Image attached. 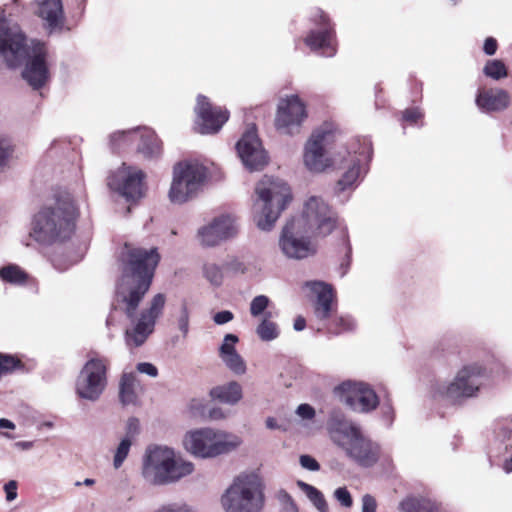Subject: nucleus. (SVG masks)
<instances>
[{"instance_id":"nucleus-24","label":"nucleus","mask_w":512,"mask_h":512,"mask_svg":"<svg viewBox=\"0 0 512 512\" xmlns=\"http://www.w3.org/2000/svg\"><path fill=\"white\" fill-rule=\"evenodd\" d=\"M306 286L317 296L315 315L320 320L328 319L335 308V294L331 285L320 281L307 282Z\"/></svg>"},{"instance_id":"nucleus-36","label":"nucleus","mask_w":512,"mask_h":512,"mask_svg":"<svg viewBox=\"0 0 512 512\" xmlns=\"http://www.w3.org/2000/svg\"><path fill=\"white\" fill-rule=\"evenodd\" d=\"M132 445V439L130 436H125L119 443L115 455L113 465L116 469L120 468L124 460L128 456L129 450Z\"/></svg>"},{"instance_id":"nucleus-29","label":"nucleus","mask_w":512,"mask_h":512,"mask_svg":"<svg viewBox=\"0 0 512 512\" xmlns=\"http://www.w3.org/2000/svg\"><path fill=\"white\" fill-rule=\"evenodd\" d=\"M400 512H440V506L424 497H407L399 504Z\"/></svg>"},{"instance_id":"nucleus-43","label":"nucleus","mask_w":512,"mask_h":512,"mask_svg":"<svg viewBox=\"0 0 512 512\" xmlns=\"http://www.w3.org/2000/svg\"><path fill=\"white\" fill-rule=\"evenodd\" d=\"M155 512H195L194 508L189 504L178 501L169 502L160 505Z\"/></svg>"},{"instance_id":"nucleus-59","label":"nucleus","mask_w":512,"mask_h":512,"mask_svg":"<svg viewBox=\"0 0 512 512\" xmlns=\"http://www.w3.org/2000/svg\"><path fill=\"white\" fill-rule=\"evenodd\" d=\"M208 417L211 420H221L226 417L221 408H212L208 411Z\"/></svg>"},{"instance_id":"nucleus-35","label":"nucleus","mask_w":512,"mask_h":512,"mask_svg":"<svg viewBox=\"0 0 512 512\" xmlns=\"http://www.w3.org/2000/svg\"><path fill=\"white\" fill-rule=\"evenodd\" d=\"M275 497L280 506L281 512H298L297 504L286 490H278Z\"/></svg>"},{"instance_id":"nucleus-48","label":"nucleus","mask_w":512,"mask_h":512,"mask_svg":"<svg viewBox=\"0 0 512 512\" xmlns=\"http://www.w3.org/2000/svg\"><path fill=\"white\" fill-rule=\"evenodd\" d=\"M78 261H79V258H74V259L69 260L67 263H64L62 261L61 257L58 255L53 256L51 259L53 267L61 272L67 270L70 266L77 263Z\"/></svg>"},{"instance_id":"nucleus-23","label":"nucleus","mask_w":512,"mask_h":512,"mask_svg":"<svg viewBox=\"0 0 512 512\" xmlns=\"http://www.w3.org/2000/svg\"><path fill=\"white\" fill-rule=\"evenodd\" d=\"M313 21L319 26L313 29L305 38V43L311 50H321L322 55L331 57L336 53L334 43V32L329 23V19L320 9H316L313 15Z\"/></svg>"},{"instance_id":"nucleus-1","label":"nucleus","mask_w":512,"mask_h":512,"mask_svg":"<svg viewBox=\"0 0 512 512\" xmlns=\"http://www.w3.org/2000/svg\"><path fill=\"white\" fill-rule=\"evenodd\" d=\"M159 259L156 248L146 250L125 244L121 253L122 276L116 287L114 308L122 311L131 321V327L125 332L129 347H139L145 343L163 312L166 297L158 293L148 307L137 314L138 306L150 288Z\"/></svg>"},{"instance_id":"nucleus-12","label":"nucleus","mask_w":512,"mask_h":512,"mask_svg":"<svg viewBox=\"0 0 512 512\" xmlns=\"http://www.w3.org/2000/svg\"><path fill=\"white\" fill-rule=\"evenodd\" d=\"M486 376L487 369L482 363H468L457 372L453 381L438 384L435 392L450 401L461 402L477 396Z\"/></svg>"},{"instance_id":"nucleus-40","label":"nucleus","mask_w":512,"mask_h":512,"mask_svg":"<svg viewBox=\"0 0 512 512\" xmlns=\"http://www.w3.org/2000/svg\"><path fill=\"white\" fill-rule=\"evenodd\" d=\"M239 341L238 337L234 334H226L224 336L223 342L219 349V355L221 359L225 357L237 353L235 349V344Z\"/></svg>"},{"instance_id":"nucleus-17","label":"nucleus","mask_w":512,"mask_h":512,"mask_svg":"<svg viewBox=\"0 0 512 512\" xmlns=\"http://www.w3.org/2000/svg\"><path fill=\"white\" fill-rule=\"evenodd\" d=\"M135 140L140 141L137 150L145 158H155L160 155L161 143L154 131L147 127L114 132L110 135V146L113 150H121L129 147Z\"/></svg>"},{"instance_id":"nucleus-26","label":"nucleus","mask_w":512,"mask_h":512,"mask_svg":"<svg viewBox=\"0 0 512 512\" xmlns=\"http://www.w3.org/2000/svg\"><path fill=\"white\" fill-rule=\"evenodd\" d=\"M38 14L50 28L58 27L63 21V7L61 0H37Z\"/></svg>"},{"instance_id":"nucleus-34","label":"nucleus","mask_w":512,"mask_h":512,"mask_svg":"<svg viewBox=\"0 0 512 512\" xmlns=\"http://www.w3.org/2000/svg\"><path fill=\"white\" fill-rule=\"evenodd\" d=\"M484 74L494 80H499L507 76V69L501 60H490L486 63Z\"/></svg>"},{"instance_id":"nucleus-53","label":"nucleus","mask_w":512,"mask_h":512,"mask_svg":"<svg viewBox=\"0 0 512 512\" xmlns=\"http://www.w3.org/2000/svg\"><path fill=\"white\" fill-rule=\"evenodd\" d=\"M136 368L138 372L147 374L150 377H156L158 375L156 366L148 362L138 363Z\"/></svg>"},{"instance_id":"nucleus-57","label":"nucleus","mask_w":512,"mask_h":512,"mask_svg":"<svg viewBox=\"0 0 512 512\" xmlns=\"http://www.w3.org/2000/svg\"><path fill=\"white\" fill-rule=\"evenodd\" d=\"M139 421L136 418H130L127 422V434L126 436H130L133 439L134 435L138 432Z\"/></svg>"},{"instance_id":"nucleus-58","label":"nucleus","mask_w":512,"mask_h":512,"mask_svg":"<svg viewBox=\"0 0 512 512\" xmlns=\"http://www.w3.org/2000/svg\"><path fill=\"white\" fill-rule=\"evenodd\" d=\"M227 268L234 273H243L245 270L243 263H241L240 261H238L236 259L228 262Z\"/></svg>"},{"instance_id":"nucleus-14","label":"nucleus","mask_w":512,"mask_h":512,"mask_svg":"<svg viewBox=\"0 0 512 512\" xmlns=\"http://www.w3.org/2000/svg\"><path fill=\"white\" fill-rule=\"evenodd\" d=\"M312 236L291 220L282 229L279 248L288 259L303 260L312 257L317 253V245L312 241Z\"/></svg>"},{"instance_id":"nucleus-55","label":"nucleus","mask_w":512,"mask_h":512,"mask_svg":"<svg viewBox=\"0 0 512 512\" xmlns=\"http://www.w3.org/2000/svg\"><path fill=\"white\" fill-rule=\"evenodd\" d=\"M421 117L422 113L418 108L406 109L403 112V120L410 123H416Z\"/></svg>"},{"instance_id":"nucleus-37","label":"nucleus","mask_w":512,"mask_h":512,"mask_svg":"<svg viewBox=\"0 0 512 512\" xmlns=\"http://www.w3.org/2000/svg\"><path fill=\"white\" fill-rule=\"evenodd\" d=\"M13 153L12 141L9 137L0 135V173L4 171Z\"/></svg>"},{"instance_id":"nucleus-44","label":"nucleus","mask_w":512,"mask_h":512,"mask_svg":"<svg viewBox=\"0 0 512 512\" xmlns=\"http://www.w3.org/2000/svg\"><path fill=\"white\" fill-rule=\"evenodd\" d=\"M20 360L11 356L0 353V377L8 372L13 371L20 366Z\"/></svg>"},{"instance_id":"nucleus-4","label":"nucleus","mask_w":512,"mask_h":512,"mask_svg":"<svg viewBox=\"0 0 512 512\" xmlns=\"http://www.w3.org/2000/svg\"><path fill=\"white\" fill-rule=\"evenodd\" d=\"M326 427L331 441L356 465L371 468L381 459L380 444L370 438L359 424L347 419L343 413L332 412Z\"/></svg>"},{"instance_id":"nucleus-62","label":"nucleus","mask_w":512,"mask_h":512,"mask_svg":"<svg viewBox=\"0 0 512 512\" xmlns=\"http://www.w3.org/2000/svg\"><path fill=\"white\" fill-rule=\"evenodd\" d=\"M511 434V431L508 429V428H505V427H501L500 430L497 432V439H500L501 438V442L506 439V438H509Z\"/></svg>"},{"instance_id":"nucleus-28","label":"nucleus","mask_w":512,"mask_h":512,"mask_svg":"<svg viewBox=\"0 0 512 512\" xmlns=\"http://www.w3.org/2000/svg\"><path fill=\"white\" fill-rule=\"evenodd\" d=\"M137 386L138 382L134 373H123L119 384V397L123 405L128 406L137 404Z\"/></svg>"},{"instance_id":"nucleus-33","label":"nucleus","mask_w":512,"mask_h":512,"mask_svg":"<svg viewBox=\"0 0 512 512\" xmlns=\"http://www.w3.org/2000/svg\"><path fill=\"white\" fill-rule=\"evenodd\" d=\"M203 275L213 286H220L223 283L224 274L222 267L215 263H206L203 266Z\"/></svg>"},{"instance_id":"nucleus-45","label":"nucleus","mask_w":512,"mask_h":512,"mask_svg":"<svg viewBox=\"0 0 512 512\" xmlns=\"http://www.w3.org/2000/svg\"><path fill=\"white\" fill-rule=\"evenodd\" d=\"M334 497L345 508H350L353 505L352 496L346 487L337 488L334 491Z\"/></svg>"},{"instance_id":"nucleus-22","label":"nucleus","mask_w":512,"mask_h":512,"mask_svg":"<svg viewBox=\"0 0 512 512\" xmlns=\"http://www.w3.org/2000/svg\"><path fill=\"white\" fill-rule=\"evenodd\" d=\"M196 126L201 134L217 133L229 118V112L221 107H214L209 100L199 95L195 106Z\"/></svg>"},{"instance_id":"nucleus-21","label":"nucleus","mask_w":512,"mask_h":512,"mask_svg":"<svg viewBox=\"0 0 512 512\" xmlns=\"http://www.w3.org/2000/svg\"><path fill=\"white\" fill-rule=\"evenodd\" d=\"M237 231L236 219L231 215L223 214L201 226L197 230L196 238L202 247L211 248L233 238Z\"/></svg>"},{"instance_id":"nucleus-9","label":"nucleus","mask_w":512,"mask_h":512,"mask_svg":"<svg viewBox=\"0 0 512 512\" xmlns=\"http://www.w3.org/2000/svg\"><path fill=\"white\" fill-rule=\"evenodd\" d=\"M208 177L205 166L194 161L177 163L173 168V178L169 189V200L174 204H183L201 191Z\"/></svg>"},{"instance_id":"nucleus-32","label":"nucleus","mask_w":512,"mask_h":512,"mask_svg":"<svg viewBox=\"0 0 512 512\" xmlns=\"http://www.w3.org/2000/svg\"><path fill=\"white\" fill-rule=\"evenodd\" d=\"M297 485L319 512H329L327 501L320 490L303 481H298Z\"/></svg>"},{"instance_id":"nucleus-54","label":"nucleus","mask_w":512,"mask_h":512,"mask_svg":"<svg viewBox=\"0 0 512 512\" xmlns=\"http://www.w3.org/2000/svg\"><path fill=\"white\" fill-rule=\"evenodd\" d=\"M233 318H234L233 313L228 310H223V311L217 312L213 316V320L217 325L226 324V323L230 322L231 320H233Z\"/></svg>"},{"instance_id":"nucleus-20","label":"nucleus","mask_w":512,"mask_h":512,"mask_svg":"<svg viewBox=\"0 0 512 512\" xmlns=\"http://www.w3.org/2000/svg\"><path fill=\"white\" fill-rule=\"evenodd\" d=\"M341 400L355 412L368 413L379 405V398L370 385L346 381L338 386Z\"/></svg>"},{"instance_id":"nucleus-61","label":"nucleus","mask_w":512,"mask_h":512,"mask_svg":"<svg viewBox=\"0 0 512 512\" xmlns=\"http://www.w3.org/2000/svg\"><path fill=\"white\" fill-rule=\"evenodd\" d=\"M34 446L33 441H18L15 443V447L21 450H30Z\"/></svg>"},{"instance_id":"nucleus-50","label":"nucleus","mask_w":512,"mask_h":512,"mask_svg":"<svg viewBox=\"0 0 512 512\" xmlns=\"http://www.w3.org/2000/svg\"><path fill=\"white\" fill-rule=\"evenodd\" d=\"M189 408L193 416H204L206 413L204 401L200 399H193Z\"/></svg>"},{"instance_id":"nucleus-41","label":"nucleus","mask_w":512,"mask_h":512,"mask_svg":"<svg viewBox=\"0 0 512 512\" xmlns=\"http://www.w3.org/2000/svg\"><path fill=\"white\" fill-rule=\"evenodd\" d=\"M269 303L270 299L265 295H258L254 297L250 303V314L253 317H259L265 313Z\"/></svg>"},{"instance_id":"nucleus-56","label":"nucleus","mask_w":512,"mask_h":512,"mask_svg":"<svg viewBox=\"0 0 512 512\" xmlns=\"http://www.w3.org/2000/svg\"><path fill=\"white\" fill-rule=\"evenodd\" d=\"M483 50L487 55H494L497 50V41L492 37H488L484 42Z\"/></svg>"},{"instance_id":"nucleus-39","label":"nucleus","mask_w":512,"mask_h":512,"mask_svg":"<svg viewBox=\"0 0 512 512\" xmlns=\"http://www.w3.org/2000/svg\"><path fill=\"white\" fill-rule=\"evenodd\" d=\"M355 327L356 322L351 316L341 315L334 320L332 330L335 334H340L344 332L353 331Z\"/></svg>"},{"instance_id":"nucleus-49","label":"nucleus","mask_w":512,"mask_h":512,"mask_svg":"<svg viewBox=\"0 0 512 512\" xmlns=\"http://www.w3.org/2000/svg\"><path fill=\"white\" fill-rule=\"evenodd\" d=\"M377 502L370 494H365L362 497V509L361 512H376Z\"/></svg>"},{"instance_id":"nucleus-27","label":"nucleus","mask_w":512,"mask_h":512,"mask_svg":"<svg viewBox=\"0 0 512 512\" xmlns=\"http://www.w3.org/2000/svg\"><path fill=\"white\" fill-rule=\"evenodd\" d=\"M210 395L222 403L235 405L243 396L242 386L236 381H230L211 389Z\"/></svg>"},{"instance_id":"nucleus-64","label":"nucleus","mask_w":512,"mask_h":512,"mask_svg":"<svg viewBox=\"0 0 512 512\" xmlns=\"http://www.w3.org/2000/svg\"><path fill=\"white\" fill-rule=\"evenodd\" d=\"M503 469L506 473L512 472V455L509 458H505Z\"/></svg>"},{"instance_id":"nucleus-60","label":"nucleus","mask_w":512,"mask_h":512,"mask_svg":"<svg viewBox=\"0 0 512 512\" xmlns=\"http://www.w3.org/2000/svg\"><path fill=\"white\" fill-rule=\"evenodd\" d=\"M306 327V320L302 316H298L294 321V329L302 331Z\"/></svg>"},{"instance_id":"nucleus-3","label":"nucleus","mask_w":512,"mask_h":512,"mask_svg":"<svg viewBox=\"0 0 512 512\" xmlns=\"http://www.w3.org/2000/svg\"><path fill=\"white\" fill-rule=\"evenodd\" d=\"M78 208L73 196L59 194L54 202L44 205L34 214L29 237L41 247H50L68 241L75 232Z\"/></svg>"},{"instance_id":"nucleus-6","label":"nucleus","mask_w":512,"mask_h":512,"mask_svg":"<svg viewBox=\"0 0 512 512\" xmlns=\"http://www.w3.org/2000/svg\"><path fill=\"white\" fill-rule=\"evenodd\" d=\"M253 220L262 231H270L291 201L289 186L281 179L263 177L256 185Z\"/></svg>"},{"instance_id":"nucleus-13","label":"nucleus","mask_w":512,"mask_h":512,"mask_svg":"<svg viewBox=\"0 0 512 512\" xmlns=\"http://www.w3.org/2000/svg\"><path fill=\"white\" fill-rule=\"evenodd\" d=\"M334 142V133L326 126L313 130L303 147V164L311 173H322L333 165L329 149Z\"/></svg>"},{"instance_id":"nucleus-25","label":"nucleus","mask_w":512,"mask_h":512,"mask_svg":"<svg viewBox=\"0 0 512 512\" xmlns=\"http://www.w3.org/2000/svg\"><path fill=\"white\" fill-rule=\"evenodd\" d=\"M475 103L482 112H499L510 105V95L500 88L481 90L476 96Z\"/></svg>"},{"instance_id":"nucleus-10","label":"nucleus","mask_w":512,"mask_h":512,"mask_svg":"<svg viewBox=\"0 0 512 512\" xmlns=\"http://www.w3.org/2000/svg\"><path fill=\"white\" fill-rule=\"evenodd\" d=\"M110 366V360L97 352H91L88 360L80 370L76 382V395L84 400L96 402L104 393L108 377L107 372Z\"/></svg>"},{"instance_id":"nucleus-51","label":"nucleus","mask_w":512,"mask_h":512,"mask_svg":"<svg viewBox=\"0 0 512 512\" xmlns=\"http://www.w3.org/2000/svg\"><path fill=\"white\" fill-rule=\"evenodd\" d=\"M18 484L15 480H10L4 485V491L6 494V500L11 502L17 498Z\"/></svg>"},{"instance_id":"nucleus-42","label":"nucleus","mask_w":512,"mask_h":512,"mask_svg":"<svg viewBox=\"0 0 512 512\" xmlns=\"http://www.w3.org/2000/svg\"><path fill=\"white\" fill-rule=\"evenodd\" d=\"M178 329L182 332L183 336L186 337L189 332V310L186 301H182L177 316Z\"/></svg>"},{"instance_id":"nucleus-18","label":"nucleus","mask_w":512,"mask_h":512,"mask_svg":"<svg viewBox=\"0 0 512 512\" xmlns=\"http://www.w3.org/2000/svg\"><path fill=\"white\" fill-rule=\"evenodd\" d=\"M144 177L143 171L123 163L116 170L110 172L107 185L127 200H134L143 194Z\"/></svg>"},{"instance_id":"nucleus-30","label":"nucleus","mask_w":512,"mask_h":512,"mask_svg":"<svg viewBox=\"0 0 512 512\" xmlns=\"http://www.w3.org/2000/svg\"><path fill=\"white\" fill-rule=\"evenodd\" d=\"M29 278V274L17 264H7L0 267V279L4 283L13 286H25Z\"/></svg>"},{"instance_id":"nucleus-15","label":"nucleus","mask_w":512,"mask_h":512,"mask_svg":"<svg viewBox=\"0 0 512 512\" xmlns=\"http://www.w3.org/2000/svg\"><path fill=\"white\" fill-rule=\"evenodd\" d=\"M307 117L306 104L297 95L286 96L278 102L274 120L275 128L283 135H298Z\"/></svg>"},{"instance_id":"nucleus-38","label":"nucleus","mask_w":512,"mask_h":512,"mask_svg":"<svg viewBox=\"0 0 512 512\" xmlns=\"http://www.w3.org/2000/svg\"><path fill=\"white\" fill-rule=\"evenodd\" d=\"M224 364L236 375H243L246 372V363L240 354L235 353L222 359Z\"/></svg>"},{"instance_id":"nucleus-63","label":"nucleus","mask_w":512,"mask_h":512,"mask_svg":"<svg viewBox=\"0 0 512 512\" xmlns=\"http://www.w3.org/2000/svg\"><path fill=\"white\" fill-rule=\"evenodd\" d=\"M0 428L13 430V429H15V424L8 419L1 418L0 419Z\"/></svg>"},{"instance_id":"nucleus-47","label":"nucleus","mask_w":512,"mask_h":512,"mask_svg":"<svg viewBox=\"0 0 512 512\" xmlns=\"http://www.w3.org/2000/svg\"><path fill=\"white\" fill-rule=\"evenodd\" d=\"M296 414L304 420H310L314 418L315 410L311 405L304 403L297 407Z\"/></svg>"},{"instance_id":"nucleus-2","label":"nucleus","mask_w":512,"mask_h":512,"mask_svg":"<svg viewBox=\"0 0 512 512\" xmlns=\"http://www.w3.org/2000/svg\"><path fill=\"white\" fill-rule=\"evenodd\" d=\"M44 43L32 40L30 44L16 22L7 19L0 8V58L10 68L21 66L23 79L33 88L43 87L50 78Z\"/></svg>"},{"instance_id":"nucleus-11","label":"nucleus","mask_w":512,"mask_h":512,"mask_svg":"<svg viewBox=\"0 0 512 512\" xmlns=\"http://www.w3.org/2000/svg\"><path fill=\"white\" fill-rule=\"evenodd\" d=\"M314 237H326L336 228L338 215L321 196H310L303 204L301 214L292 219Z\"/></svg>"},{"instance_id":"nucleus-19","label":"nucleus","mask_w":512,"mask_h":512,"mask_svg":"<svg viewBox=\"0 0 512 512\" xmlns=\"http://www.w3.org/2000/svg\"><path fill=\"white\" fill-rule=\"evenodd\" d=\"M244 167L249 171L262 170L268 164V154L259 139L255 125L249 126L236 144Z\"/></svg>"},{"instance_id":"nucleus-5","label":"nucleus","mask_w":512,"mask_h":512,"mask_svg":"<svg viewBox=\"0 0 512 512\" xmlns=\"http://www.w3.org/2000/svg\"><path fill=\"white\" fill-rule=\"evenodd\" d=\"M194 471L192 462L178 456L167 446H150L146 449L141 475L146 483L165 486L178 482Z\"/></svg>"},{"instance_id":"nucleus-16","label":"nucleus","mask_w":512,"mask_h":512,"mask_svg":"<svg viewBox=\"0 0 512 512\" xmlns=\"http://www.w3.org/2000/svg\"><path fill=\"white\" fill-rule=\"evenodd\" d=\"M372 158V147L364 142L359 150L349 153L345 159L344 172L334 187V193L340 196L345 191H353L368 171V164Z\"/></svg>"},{"instance_id":"nucleus-46","label":"nucleus","mask_w":512,"mask_h":512,"mask_svg":"<svg viewBox=\"0 0 512 512\" xmlns=\"http://www.w3.org/2000/svg\"><path fill=\"white\" fill-rule=\"evenodd\" d=\"M299 462L301 467L308 471H318L320 469V465L317 460L310 455H301Z\"/></svg>"},{"instance_id":"nucleus-7","label":"nucleus","mask_w":512,"mask_h":512,"mask_svg":"<svg viewBox=\"0 0 512 512\" xmlns=\"http://www.w3.org/2000/svg\"><path fill=\"white\" fill-rule=\"evenodd\" d=\"M220 504L224 512H262L264 485L256 473H242L223 492Z\"/></svg>"},{"instance_id":"nucleus-8","label":"nucleus","mask_w":512,"mask_h":512,"mask_svg":"<svg viewBox=\"0 0 512 512\" xmlns=\"http://www.w3.org/2000/svg\"><path fill=\"white\" fill-rule=\"evenodd\" d=\"M183 443L186 450L194 456L209 459L236 450L242 440L239 436L224 430L200 428L187 432Z\"/></svg>"},{"instance_id":"nucleus-31","label":"nucleus","mask_w":512,"mask_h":512,"mask_svg":"<svg viewBox=\"0 0 512 512\" xmlns=\"http://www.w3.org/2000/svg\"><path fill=\"white\" fill-rule=\"evenodd\" d=\"M271 316L270 312H266L256 327L257 336L264 342L273 341L280 335L279 326L276 322L270 320Z\"/></svg>"},{"instance_id":"nucleus-52","label":"nucleus","mask_w":512,"mask_h":512,"mask_svg":"<svg viewBox=\"0 0 512 512\" xmlns=\"http://www.w3.org/2000/svg\"><path fill=\"white\" fill-rule=\"evenodd\" d=\"M381 413L384 421L387 424H391L394 417V410L389 400L384 401L381 405Z\"/></svg>"}]
</instances>
